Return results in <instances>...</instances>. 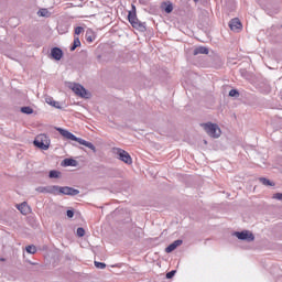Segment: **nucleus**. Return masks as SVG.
<instances>
[{
  "label": "nucleus",
  "mask_w": 282,
  "mask_h": 282,
  "mask_svg": "<svg viewBox=\"0 0 282 282\" xmlns=\"http://www.w3.org/2000/svg\"><path fill=\"white\" fill-rule=\"evenodd\" d=\"M56 131H58V133H61L63 138H65L66 140H73V142H78V144H82L83 147H87V149H90V151L96 153V145H94V143L85 141L84 139H80L74 135V133L63 128H56Z\"/></svg>",
  "instance_id": "obj_1"
},
{
  "label": "nucleus",
  "mask_w": 282,
  "mask_h": 282,
  "mask_svg": "<svg viewBox=\"0 0 282 282\" xmlns=\"http://www.w3.org/2000/svg\"><path fill=\"white\" fill-rule=\"evenodd\" d=\"M128 20L135 30H139L140 32H144L147 30L144 23L138 20V15L135 14V6H132V11H129Z\"/></svg>",
  "instance_id": "obj_2"
},
{
  "label": "nucleus",
  "mask_w": 282,
  "mask_h": 282,
  "mask_svg": "<svg viewBox=\"0 0 282 282\" xmlns=\"http://www.w3.org/2000/svg\"><path fill=\"white\" fill-rule=\"evenodd\" d=\"M204 131L209 135V138H220L221 137V128L217 123H203L202 124Z\"/></svg>",
  "instance_id": "obj_3"
},
{
  "label": "nucleus",
  "mask_w": 282,
  "mask_h": 282,
  "mask_svg": "<svg viewBox=\"0 0 282 282\" xmlns=\"http://www.w3.org/2000/svg\"><path fill=\"white\" fill-rule=\"evenodd\" d=\"M113 155L121 162H124V164H133V159H131V155L129 152L120 149V148H113L112 149Z\"/></svg>",
  "instance_id": "obj_4"
},
{
  "label": "nucleus",
  "mask_w": 282,
  "mask_h": 282,
  "mask_svg": "<svg viewBox=\"0 0 282 282\" xmlns=\"http://www.w3.org/2000/svg\"><path fill=\"white\" fill-rule=\"evenodd\" d=\"M33 144L37 147V149H42V151H47L51 144L50 137H47L46 134H39L35 138Z\"/></svg>",
  "instance_id": "obj_5"
},
{
  "label": "nucleus",
  "mask_w": 282,
  "mask_h": 282,
  "mask_svg": "<svg viewBox=\"0 0 282 282\" xmlns=\"http://www.w3.org/2000/svg\"><path fill=\"white\" fill-rule=\"evenodd\" d=\"M69 89H72V91H74V94H76V96H79L80 98H88L89 93H87V89H85V87H83V85L80 84H70L69 85Z\"/></svg>",
  "instance_id": "obj_6"
},
{
  "label": "nucleus",
  "mask_w": 282,
  "mask_h": 282,
  "mask_svg": "<svg viewBox=\"0 0 282 282\" xmlns=\"http://www.w3.org/2000/svg\"><path fill=\"white\" fill-rule=\"evenodd\" d=\"M80 191L69 187V186H59V195H69L70 197H76V195H79Z\"/></svg>",
  "instance_id": "obj_7"
},
{
  "label": "nucleus",
  "mask_w": 282,
  "mask_h": 282,
  "mask_svg": "<svg viewBox=\"0 0 282 282\" xmlns=\"http://www.w3.org/2000/svg\"><path fill=\"white\" fill-rule=\"evenodd\" d=\"M235 235L240 241H252L254 239V235L248 230L237 231Z\"/></svg>",
  "instance_id": "obj_8"
},
{
  "label": "nucleus",
  "mask_w": 282,
  "mask_h": 282,
  "mask_svg": "<svg viewBox=\"0 0 282 282\" xmlns=\"http://www.w3.org/2000/svg\"><path fill=\"white\" fill-rule=\"evenodd\" d=\"M229 28L232 32H241L243 25L239 19L235 18L229 22Z\"/></svg>",
  "instance_id": "obj_9"
},
{
  "label": "nucleus",
  "mask_w": 282,
  "mask_h": 282,
  "mask_svg": "<svg viewBox=\"0 0 282 282\" xmlns=\"http://www.w3.org/2000/svg\"><path fill=\"white\" fill-rule=\"evenodd\" d=\"M51 56L54 58V61H61L63 58V50L58 47H54L51 50Z\"/></svg>",
  "instance_id": "obj_10"
},
{
  "label": "nucleus",
  "mask_w": 282,
  "mask_h": 282,
  "mask_svg": "<svg viewBox=\"0 0 282 282\" xmlns=\"http://www.w3.org/2000/svg\"><path fill=\"white\" fill-rule=\"evenodd\" d=\"M183 243L182 240H175L174 242H172L170 246H167L165 248V252L171 253L173 252V250H176L177 248H180V246Z\"/></svg>",
  "instance_id": "obj_11"
},
{
  "label": "nucleus",
  "mask_w": 282,
  "mask_h": 282,
  "mask_svg": "<svg viewBox=\"0 0 282 282\" xmlns=\"http://www.w3.org/2000/svg\"><path fill=\"white\" fill-rule=\"evenodd\" d=\"M18 210H20V213L22 215H28L30 214V207L28 205V203H21L20 205L17 206Z\"/></svg>",
  "instance_id": "obj_12"
},
{
  "label": "nucleus",
  "mask_w": 282,
  "mask_h": 282,
  "mask_svg": "<svg viewBox=\"0 0 282 282\" xmlns=\"http://www.w3.org/2000/svg\"><path fill=\"white\" fill-rule=\"evenodd\" d=\"M85 39L88 43H94V41H96V34L94 33V31L91 29H88L86 31Z\"/></svg>",
  "instance_id": "obj_13"
},
{
  "label": "nucleus",
  "mask_w": 282,
  "mask_h": 282,
  "mask_svg": "<svg viewBox=\"0 0 282 282\" xmlns=\"http://www.w3.org/2000/svg\"><path fill=\"white\" fill-rule=\"evenodd\" d=\"M48 195H61V186L48 185Z\"/></svg>",
  "instance_id": "obj_14"
},
{
  "label": "nucleus",
  "mask_w": 282,
  "mask_h": 282,
  "mask_svg": "<svg viewBox=\"0 0 282 282\" xmlns=\"http://www.w3.org/2000/svg\"><path fill=\"white\" fill-rule=\"evenodd\" d=\"M193 54H194V56H197L199 54H208V48L205 46H198V47L194 48Z\"/></svg>",
  "instance_id": "obj_15"
},
{
  "label": "nucleus",
  "mask_w": 282,
  "mask_h": 282,
  "mask_svg": "<svg viewBox=\"0 0 282 282\" xmlns=\"http://www.w3.org/2000/svg\"><path fill=\"white\" fill-rule=\"evenodd\" d=\"M48 177L51 180H58V177H61V172L56 171V170H52L48 173Z\"/></svg>",
  "instance_id": "obj_16"
},
{
  "label": "nucleus",
  "mask_w": 282,
  "mask_h": 282,
  "mask_svg": "<svg viewBox=\"0 0 282 282\" xmlns=\"http://www.w3.org/2000/svg\"><path fill=\"white\" fill-rule=\"evenodd\" d=\"M259 182L263 184V186H274V183L265 177H260Z\"/></svg>",
  "instance_id": "obj_17"
},
{
  "label": "nucleus",
  "mask_w": 282,
  "mask_h": 282,
  "mask_svg": "<svg viewBox=\"0 0 282 282\" xmlns=\"http://www.w3.org/2000/svg\"><path fill=\"white\" fill-rule=\"evenodd\" d=\"M76 47H80V39L79 37H75L73 45L70 46V52H74L76 50Z\"/></svg>",
  "instance_id": "obj_18"
},
{
  "label": "nucleus",
  "mask_w": 282,
  "mask_h": 282,
  "mask_svg": "<svg viewBox=\"0 0 282 282\" xmlns=\"http://www.w3.org/2000/svg\"><path fill=\"white\" fill-rule=\"evenodd\" d=\"M46 102H47V105L55 107V109H61V104H58V101H54L52 98H47Z\"/></svg>",
  "instance_id": "obj_19"
},
{
  "label": "nucleus",
  "mask_w": 282,
  "mask_h": 282,
  "mask_svg": "<svg viewBox=\"0 0 282 282\" xmlns=\"http://www.w3.org/2000/svg\"><path fill=\"white\" fill-rule=\"evenodd\" d=\"M21 112L26 113V116H30V115L34 113V109H32V107L26 106V107L21 108Z\"/></svg>",
  "instance_id": "obj_20"
},
{
  "label": "nucleus",
  "mask_w": 282,
  "mask_h": 282,
  "mask_svg": "<svg viewBox=\"0 0 282 282\" xmlns=\"http://www.w3.org/2000/svg\"><path fill=\"white\" fill-rule=\"evenodd\" d=\"M164 7L163 10L164 12H166V14H171V12H173V3H164Z\"/></svg>",
  "instance_id": "obj_21"
},
{
  "label": "nucleus",
  "mask_w": 282,
  "mask_h": 282,
  "mask_svg": "<svg viewBox=\"0 0 282 282\" xmlns=\"http://www.w3.org/2000/svg\"><path fill=\"white\" fill-rule=\"evenodd\" d=\"M65 166H76V160L74 159H65L64 160Z\"/></svg>",
  "instance_id": "obj_22"
},
{
  "label": "nucleus",
  "mask_w": 282,
  "mask_h": 282,
  "mask_svg": "<svg viewBox=\"0 0 282 282\" xmlns=\"http://www.w3.org/2000/svg\"><path fill=\"white\" fill-rule=\"evenodd\" d=\"M26 252L29 254H36V247L34 245H30L26 247Z\"/></svg>",
  "instance_id": "obj_23"
},
{
  "label": "nucleus",
  "mask_w": 282,
  "mask_h": 282,
  "mask_svg": "<svg viewBox=\"0 0 282 282\" xmlns=\"http://www.w3.org/2000/svg\"><path fill=\"white\" fill-rule=\"evenodd\" d=\"M95 268H98V270H105V268H107V264L105 262L95 261Z\"/></svg>",
  "instance_id": "obj_24"
},
{
  "label": "nucleus",
  "mask_w": 282,
  "mask_h": 282,
  "mask_svg": "<svg viewBox=\"0 0 282 282\" xmlns=\"http://www.w3.org/2000/svg\"><path fill=\"white\" fill-rule=\"evenodd\" d=\"M39 17H50V11L47 9H41L37 12Z\"/></svg>",
  "instance_id": "obj_25"
},
{
  "label": "nucleus",
  "mask_w": 282,
  "mask_h": 282,
  "mask_svg": "<svg viewBox=\"0 0 282 282\" xmlns=\"http://www.w3.org/2000/svg\"><path fill=\"white\" fill-rule=\"evenodd\" d=\"M37 193H47L48 194V186H40L36 188Z\"/></svg>",
  "instance_id": "obj_26"
},
{
  "label": "nucleus",
  "mask_w": 282,
  "mask_h": 282,
  "mask_svg": "<svg viewBox=\"0 0 282 282\" xmlns=\"http://www.w3.org/2000/svg\"><path fill=\"white\" fill-rule=\"evenodd\" d=\"M77 237H85V229L83 227L77 228Z\"/></svg>",
  "instance_id": "obj_27"
},
{
  "label": "nucleus",
  "mask_w": 282,
  "mask_h": 282,
  "mask_svg": "<svg viewBox=\"0 0 282 282\" xmlns=\"http://www.w3.org/2000/svg\"><path fill=\"white\" fill-rule=\"evenodd\" d=\"M229 96H230L231 98H235V96H239V91H238L237 89H231V90L229 91Z\"/></svg>",
  "instance_id": "obj_28"
},
{
  "label": "nucleus",
  "mask_w": 282,
  "mask_h": 282,
  "mask_svg": "<svg viewBox=\"0 0 282 282\" xmlns=\"http://www.w3.org/2000/svg\"><path fill=\"white\" fill-rule=\"evenodd\" d=\"M83 32H85V29L83 28V26H77L76 29H75V34H83Z\"/></svg>",
  "instance_id": "obj_29"
},
{
  "label": "nucleus",
  "mask_w": 282,
  "mask_h": 282,
  "mask_svg": "<svg viewBox=\"0 0 282 282\" xmlns=\"http://www.w3.org/2000/svg\"><path fill=\"white\" fill-rule=\"evenodd\" d=\"M175 272H176L175 270L167 272L166 279H173L175 276Z\"/></svg>",
  "instance_id": "obj_30"
},
{
  "label": "nucleus",
  "mask_w": 282,
  "mask_h": 282,
  "mask_svg": "<svg viewBox=\"0 0 282 282\" xmlns=\"http://www.w3.org/2000/svg\"><path fill=\"white\" fill-rule=\"evenodd\" d=\"M66 215H67V217H68L69 219H72V217H74V210L68 209V210L66 212Z\"/></svg>",
  "instance_id": "obj_31"
},
{
  "label": "nucleus",
  "mask_w": 282,
  "mask_h": 282,
  "mask_svg": "<svg viewBox=\"0 0 282 282\" xmlns=\"http://www.w3.org/2000/svg\"><path fill=\"white\" fill-rule=\"evenodd\" d=\"M199 0H194V3H197Z\"/></svg>",
  "instance_id": "obj_32"
}]
</instances>
